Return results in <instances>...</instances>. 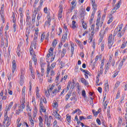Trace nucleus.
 Here are the masks:
<instances>
[{
    "label": "nucleus",
    "instance_id": "nucleus-5",
    "mask_svg": "<svg viewBox=\"0 0 127 127\" xmlns=\"http://www.w3.org/2000/svg\"><path fill=\"white\" fill-rule=\"evenodd\" d=\"M121 4H122V0L118 1L117 4H116V6L112 9L111 11L112 13H115L117 9H119V8L121 6Z\"/></svg>",
    "mask_w": 127,
    "mask_h": 127
},
{
    "label": "nucleus",
    "instance_id": "nucleus-14",
    "mask_svg": "<svg viewBox=\"0 0 127 127\" xmlns=\"http://www.w3.org/2000/svg\"><path fill=\"white\" fill-rule=\"evenodd\" d=\"M70 46H71V50H70L71 56H70V57H73V54H74V50L75 49L74 44L71 43L70 44Z\"/></svg>",
    "mask_w": 127,
    "mask_h": 127
},
{
    "label": "nucleus",
    "instance_id": "nucleus-8",
    "mask_svg": "<svg viewBox=\"0 0 127 127\" xmlns=\"http://www.w3.org/2000/svg\"><path fill=\"white\" fill-rule=\"evenodd\" d=\"M55 65H56V63H53L51 65L50 64H48V67L47 69V74H49V72H50V70L51 69H54V67H55Z\"/></svg>",
    "mask_w": 127,
    "mask_h": 127
},
{
    "label": "nucleus",
    "instance_id": "nucleus-55",
    "mask_svg": "<svg viewBox=\"0 0 127 127\" xmlns=\"http://www.w3.org/2000/svg\"><path fill=\"white\" fill-rule=\"evenodd\" d=\"M96 122L99 126H100V125H101L102 124V123H101V120H100V119H99L98 118L96 119Z\"/></svg>",
    "mask_w": 127,
    "mask_h": 127
},
{
    "label": "nucleus",
    "instance_id": "nucleus-20",
    "mask_svg": "<svg viewBox=\"0 0 127 127\" xmlns=\"http://www.w3.org/2000/svg\"><path fill=\"white\" fill-rule=\"evenodd\" d=\"M29 120L30 121V124L31 125V127H34V123L33 122V120L32 119V117L31 116L29 118Z\"/></svg>",
    "mask_w": 127,
    "mask_h": 127
},
{
    "label": "nucleus",
    "instance_id": "nucleus-54",
    "mask_svg": "<svg viewBox=\"0 0 127 127\" xmlns=\"http://www.w3.org/2000/svg\"><path fill=\"white\" fill-rule=\"evenodd\" d=\"M76 113L78 115V116H80V115H81V114H82V111H81V110H80V109H77V112H76Z\"/></svg>",
    "mask_w": 127,
    "mask_h": 127
},
{
    "label": "nucleus",
    "instance_id": "nucleus-35",
    "mask_svg": "<svg viewBox=\"0 0 127 127\" xmlns=\"http://www.w3.org/2000/svg\"><path fill=\"white\" fill-rule=\"evenodd\" d=\"M24 70L22 69L21 70L20 78H24Z\"/></svg>",
    "mask_w": 127,
    "mask_h": 127
},
{
    "label": "nucleus",
    "instance_id": "nucleus-32",
    "mask_svg": "<svg viewBox=\"0 0 127 127\" xmlns=\"http://www.w3.org/2000/svg\"><path fill=\"white\" fill-rule=\"evenodd\" d=\"M40 112L41 113V112H43V113H45L46 112V109H45V107H41L40 108Z\"/></svg>",
    "mask_w": 127,
    "mask_h": 127
},
{
    "label": "nucleus",
    "instance_id": "nucleus-39",
    "mask_svg": "<svg viewBox=\"0 0 127 127\" xmlns=\"http://www.w3.org/2000/svg\"><path fill=\"white\" fill-rule=\"evenodd\" d=\"M14 76V74L13 73H10L9 75H8V80L10 81L11 79V78Z\"/></svg>",
    "mask_w": 127,
    "mask_h": 127
},
{
    "label": "nucleus",
    "instance_id": "nucleus-50",
    "mask_svg": "<svg viewBox=\"0 0 127 127\" xmlns=\"http://www.w3.org/2000/svg\"><path fill=\"white\" fill-rule=\"evenodd\" d=\"M20 85L21 86H22V85H23V79L24 78H21L20 77Z\"/></svg>",
    "mask_w": 127,
    "mask_h": 127
},
{
    "label": "nucleus",
    "instance_id": "nucleus-18",
    "mask_svg": "<svg viewBox=\"0 0 127 127\" xmlns=\"http://www.w3.org/2000/svg\"><path fill=\"white\" fill-rule=\"evenodd\" d=\"M81 82L82 83V84H84L85 86H88L89 85V82L86 79H85L84 78H82L80 79Z\"/></svg>",
    "mask_w": 127,
    "mask_h": 127
},
{
    "label": "nucleus",
    "instance_id": "nucleus-3",
    "mask_svg": "<svg viewBox=\"0 0 127 127\" xmlns=\"http://www.w3.org/2000/svg\"><path fill=\"white\" fill-rule=\"evenodd\" d=\"M123 24H121L120 25H119V27L115 29L114 33L113 34V37H115L117 34V37L118 38H121V37L124 35V33L122 32V29H123Z\"/></svg>",
    "mask_w": 127,
    "mask_h": 127
},
{
    "label": "nucleus",
    "instance_id": "nucleus-43",
    "mask_svg": "<svg viewBox=\"0 0 127 127\" xmlns=\"http://www.w3.org/2000/svg\"><path fill=\"white\" fill-rule=\"evenodd\" d=\"M50 22H51V19L49 18H48V21L45 22V24H49V25H50Z\"/></svg>",
    "mask_w": 127,
    "mask_h": 127
},
{
    "label": "nucleus",
    "instance_id": "nucleus-51",
    "mask_svg": "<svg viewBox=\"0 0 127 127\" xmlns=\"http://www.w3.org/2000/svg\"><path fill=\"white\" fill-rule=\"evenodd\" d=\"M30 33V30H28L26 31V36L29 37V34Z\"/></svg>",
    "mask_w": 127,
    "mask_h": 127
},
{
    "label": "nucleus",
    "instance_id": "nucleus-61",
    "mask_svg": "<svg viewBox=\"0 0 127 127\" xmlns=\"http://www.w3.org/2000/svg\"><path fill=\"white\" fill-rule=\"evenodd\" d=\"M54 75H55V72L53 69H52L51 71V76H54Z\"/></svg>",
    "mask_w": 127,
    "mask_h": 127
},
{
    "label": "nucleus",
    "instance_id": "nucleus-10",
    "mask_svg": "<svg viewBox=\"0 0 127 127\" xmlns=\"http://www.w3.org/2000/svg\"><path fill=\"white\" fill-rule=\"evenodd\" d=\"M62 12H63V7H62V6L61 5V4H60V9L58 13L59 19H61V18H62V16H63Z\"/></svg>",
    "mask_w": 127,
    "mask_h": 127
},
{
    "label": "nucleus",
    "instance_id": "nucleus-9",
    "mask_svg": "<svg viewBox=\"0 0 127 127\" xmlns=\"http://www.w3.org/2000/svg\"><path fill=\"white\" fill-rule=\"evenodd\" d=\"M60 90H61V86L59 85L58 86V90L57 88L55 89L54 90L52 91V96H55V95H56L57 93H59L60 92Z\"/></svg>",
    "mask_w": 127,
    "mask_h": 127
},
{
    "label": "nucleus",
    "instance_id": "nucleus-33",
    "mask_svg": "<svg viewBox=\"0 0 127 127\" xmlns=\"http://www.w3.org/2000/svg\"><path fill=\"white\" fill-rule=\"evenodd\" d=\"M70 97H71V93H68L65 96V101H68L70 99Z\"/></svg>",
    "mask_w": 127,
    "mask_h": 127
},
{
    "label": "nucleus",
    "instance_id": "nucleus-7",
    "mask_svg": "<svg viewBox=\"0 0 127 127\" xmlns=\"http://www.w3.org/2000/svg\"><path fill=\"white\" fill-rule=\"evenodd\" d=\"M37 42V36L34 37L33 41L31 42V46H32V48H34V49H36V43Z\"/></svg>",
    "mask_w": 127,
    "mask_h": 127
},
{
    "label": "nucleus",
    "instance_id": "nucleus-56",
    "mask_svg": "<svg viewBox=\"0 0 127 127\" xmlns=\"http://www.w3.org/2000/svg\"><path fill=\"white\" fill-rule=\"evenodd\" d=\"M48 82H49V83H52V77L50 76L48 77Z\"/></svg>",
    "mask_w": 127,
    "mask_h": 127
},
{
    "label": "nucleus",
    "instance_id": "nucleus-2",
    "mask_svg": "<svg viewBox=\"0 0 127 127\" xmlns=\"http://www.w3.org/2000/svg\"><path fill=\"white\" fill-rule=\"evenodd\" d=\"M22 96L23 98L22 104L19 107V111H18L16 112V114L18 115L19 114L20 112H23V109L25 108V105H24V104H25V86H24L22 89Z\"/></svg>",
    "mask_w": 127,
    "mask_h": 127
},
{
    "label": "nucleus",
    "instance_id": "nucleus-11",
    "mask_svg": "<svg viewBox=\"0 0 127 127\" xmlns=\"http://www.w3.org/2000/svg\"><path fill=\"white\" fill-rule=\"evenodd\" d=\"M45 124H47L48 127H50V125H51V120L47 116H45Z\"/></svg>",
    "mask_w": 127,
    "mask_h": 127
},
{
    "label": "nucleus",
    "instance_id": "nucleus-23",
    "mask_svg": "<svg viewBox=\"0 0 127 127\" xmlns=\"http://www.w3.org/2000/svg\"><path fill=\"white\" fill-rule=\"evenodd\" d=\"M77 27H78V26H77V24H76V21H72L71 28H72V29H75V28H77Z\"/></svg>",
    "mask_w": 127,
    "mask_h": 127
},
{
    "label": "nucleus",
    "instance_id": "nucleus-44",
    "mask_svg": "<svg viewBox=\"0 0 127 127\" xmlns=\"http://www.w3.org/2000/svg\"><path fill=\"white\" fill-rule=\"evenodd\" d=\"M44 38H45V35L42 34L41 35V42H43V40H44Z\"/></svg>",
    "mask_w": 127,
    "mask_h": 127
},
{
    "label": "nucleus",
    "instance_id": "nucleus-29",
    "mask_svg": "<svg viewBox=\"0 0 127 127\" xmlns=\"http://www.w3.org/2000/svg\"><path fill=\"white\" fill-rule=\"evenodd\" d=\"M102 31V34H103V35H105V33H107V32L109 31V28L108 27H106L104 31Z\"/></svg>",
    "mask_w": 127,
    "mask_h": 127
},
{
    "label": "nucleus",
    "instance_id": "nucleus-34",
    "mask_svg": "<svg viewBox=\"0 0 127 127\" xmlns=\"http://www.w3.org/2000/svg\"><path fill=\"white\" fill-rule=\"evenodd\" d=\"M12 21L13 23H15V21H16V19H15V14H14V13L13 12L12 15Z\"/></svg>",
    "mask_w": 127,
    "mask_h": 127
},
{
    "label": "nucleus",
    "instance_id": "nucleus-36",
    "mask_svg": "<svg viewBox=\"0 0 127 127\" xmlns=\"http://www.w3.org/2000/svg\"><path fill=\"white\" fill-rule=\"evenodd\" d=\"M123 65H124V63L122 61L120 62L118 66L119 70H121V69H122V67H123Z\"/></svg>",
    "mask_w": 127,
    "mask_h": 127
},
{
    "label": "nucleus",
    "instance_id": "nucleus-31",
    "mask_svg": "<svg viewBox=\"0 0 127 127\" xmlns=\"http://www.w3.org/2000/svg\"><path fill=\"white\" fill-rule=\"evenodd\" d=\"M29 50H30V54L31 55H34V53L33 52V48H32V46H30Z\"/></svg>",
    "mask_w": 127,
    "mask_h": 127
},
{
    "label": "nucleus",
    "instance_id": "nucleus-45",
    "mask_svg": "<svg viewBox=\"0 0 127 127\" xmlns=\"http://www.w3.org/2000/svg\"><path fill=\"white\" fill-rule=\"evenodd\" d=\"M13 31L15 32L16 31V23H13Z\"/></svg>",
    "mask_w": 127,
    "mask_h": 127
},
{
    "label": "nucleus",
    "instance_id": "nucleus-12",
    "mask_svg": "<svg viewBox=\"0 0 127 127\" xmlns=\"http://www.w3.org/2000/svg\"><path fill=\"white\" fill-rule=\"evenodd\" d=\"M15 69H16V63L15 61H13L12 62V73L14 74V71H15Z\"/></svg>",
    "mask_w": 127,
    "mask_h": 127
},
{
    "label": "nucleus",
    "instance_id": "nucleus-58",
    "mask_svg": "<svg viewBox=\"0 0 127 127\" xmlns=\"http://www.w3.org/2000/svg\"><path fill=\"white\" fill-rule=\"evenodd\" d=\"M37 115V113H35V112H34L33 114V119L34 120V119H35V118H36V116Z\"/></svg>",
    "mask_w": 127,
    "mask_h": 127
},
{
    "label": "nucleus",
    "instance_id": "nucleus-64",
    "mask_svg": "<svg viewBox=\"0 0 127 127\" xmlns=\"http://www.w3.org/2000/svg\"><path fill=\"white\" fill-rule=\"evenodd\" d=\"M98 91L101 93H102V87H99L98 88Z\"/></svg>",
    "mask_w": 127,
    "mask_h": 127
},
{
    "label": "nucleus",
    "instance_id": "nucleus-17",
    "mask_svg": "<svg viewBox=\"0 0 127 127\" xmlns=\"http://www.w3.org/2000/svg\"><path fill=\"white\" fill-rule=\"evenodd\" d=\"M72 7H71V9L73 10V9H75V6L77 5V3L76 2V0H73L71 2Z\"/></svg>",
    "mask_w": 127,
    "mask_h": 127
},
{
    "label": "nucleus",
    "instance_id": "nucleus-24",
    "mask_svg": "<svg viewBox=\"0 0 127 127\" xmlns=\"http://www.w3.org/2000/svg\"><path fill=\"white\" fill-rule=\"evenodd\" d=\"M104 36H105V35H104V34H102V31H101L100 32V39L99 40V43H101V42H102L103 41V40L104 39Z\"/></svg>",
    "mask_w": 127,
    "mask_h": 127
},
{
    "label": "nucleus",
    "instance_id": "nucleus-49",
    "mask_svg": "<svg viewBox=\"0 0 127 127\" xmlns=\"http://www.w3.org/2000/svg\"><path fill=\"white\" fill-rule=\"evenodd\" d=\"M126 45L127 46V42H126V43H124L122 44V45L121 46V48H122V49H124V48H125V47H126Z\"/></svg>",
    "mask_w": 127,
    "mask_h": 127
},
{
    "label": "nucleus",
    "instance_id": "nucleus-1",
    "mask_svg": "<svg viewBox=\"0 0 127 127\" xmlns=\"http://www.w3.org/2000/svg\"><path fill=\"white\" fill-rule=\"evenodd\" d=\"M12 105H13V102H11L8 106H6L5 108V111H6V113L4 115V121L3 122V124H5V122H7L6 123V127H9L10 126V124L11 123V119L7 116V111H9L10 109H11V107H12Z\"/></svg>",
    "mask_w": 127,
    "mask_h": 127
},
{
    "label": "nucleus",
    "instance_id": "nucleus-42",
    "mask_svg": "<svg viewBox=\"0 0 127 127\" xmlns=\"http://www.w3.org/2000/svg\"><path fill=\"white\" fill-rule=\"evenodd\" d=\"M76 17H77V12L75 11L73 15L71 17V19L74 20L75 18H76Z\"/></svg>",
    "mask_w": 127,
    "mask_h": 127
},
{
    "label": "nucleus",
    "instance_id": "nucleus-26",
    "mask_svg": "<svg viewBox=\"0 0 127 127\" xmlns=\"http://www.w3.org/2000/svg\"><path fill=\"white\" fill-rule=\"evenodd\" d=\"M66 51H67V50L66 49H63V51L62 52V54H61L62 57H64L65 56Z\"/></svg>",
    "mask_w": 127,
    "mask_h": 127
},
{
    "label": "nucleus",
    "instance_id": "nucleus-38",
    "mask_svg": "<svg viewBox=\"0 0 127 127\" xmlns=\"http://www.w3.org/2000/svg\"><path fill=\"white\" fill-rule=\"evenodd\" d=\"M92 112L95 117H97V116H98V114H100V111L99 110L97 112H95V110H93Z\"/></svg>",
    "mask_w": 127,
    "mask_h": 127
},
{
    "label": "nucleus",
    "instance_id": "nucleus-52",
    "mask_svg": "<svg viewBox=\"0 0 127 127\" xmlns=\"http://www.w3.org/2000/svg\"><path fill=\"white\" fill-rule=\"evenodd\" d=\"M1 17L2 21V23H4L5 19H4V16L3 14H1Z\"/></svg>",
    "mask_w": 127,
    "mask_h": 127
},
{
    "label": "nucleus",
    "instance_id": "nucleus-6",
    "mask_svg": "<svg viewBox=\"0 0 127 127\" xmlns=\"http://www.w3.org/2000/svg\"><path fill=\"white\" fill-rule=\"evenodd\" d=\"M45 0H40V4L37 7V8H35V10L34 11V13H38V11H40V9H41V6H42L43 4V1H44Z\"/></svg>",
    "mask_w": 127,
    "mask_h": 127
},
{
    "label": "nucleus",
    "instance_id": "nucleus-27",
    "mask_svg": "<svg viewBox=\"0 0 127 127\" xmlns=\"http://www.w3.org/2000/svg\"><path fill=\"white\" fill-rule=\"evenodd\" d=\"M54 85H52L51 87L50 88V89L48 90V93L50 94V93H51L53 91V89H54Z\"/></svg>",
    "mask_w": 127,
    "mask_h": 127
},
{
    "label": "nucleus",
    "instance_id": "nucleus-40",
    "mask_svg": "<svg viewBox=\"0 0 127 127\" xmlns=\"http://www.w3.org/2000/svg\"><path fill=\"white\" fill-rule=\"evenodd\" d=\"M36 96L37 98H39V96H40L39 89L38 88V87H37V88H36Z\"/></svg>",
    "mask_w": 127,
    "mask_h": 127
},
{
    "label": "nucleus",
    "instance_id": "nucleus-59",
    "mask_svg": "<svg viewBox=\"0 0 127 127\" xmlns=\"http://www.w3.org/2000/svg\"><path fill=\"white\" fill-rule=\"evenodd\" d=\"M119 74V72H115L113 75V78H116V77H117V76H118V75Z\"/></svg>",
    "mask_w": 127,
    "mask_h": 127
},
{
    "label": "nucleus",
    "instance_id": "nucleus-4",
    "mask_svg": "<svg viewBox=\"0 0 127 127\" xmlns=\"http://www.w3.org/2000/svg\"><path fill=\"white\" fill-rule=\"evenodd\" d=\"M114 37L113 38V35L110 34L108 37V47L109 49L112 48L113 45L114 44Z\"/></svg>",
    "mask_w": 127,
    "mask_h": 127
},
{
    "label": "nucleus",
    "instance_id": "nucleus-53",
    "mask_svg": "<svg viewBox=\"0 0 127 127\" xmlns=\"http://www.w3.org/2000/svg\"><path fill=\"white\" fill-rule=\"evenodd\" d=\"M82 27L84 28V29H87V24L85 23H82Z\"/></svg>",
    "mask_w": 127,
    "mask_h": 127
},
{
    "label": "nucleus",
    "instance_id": "nucleus-46",
    "mask_svg": "<svg viewBox=\"0 0 127 127\" xmlns=\"http://www.w3.org/2000/svg\"><path fill=\"white\" fill-rule=\"evenodd\" d=\"M96 13V11L95 10H93L92 14H91V16L90 17L94 18V17H95V14Z\"/></svg>",
    "mask_w": 127,
    "mask_h": 127
},
{
    "label": "nucleus",
    "instance_id": "nucleus-37",
    "mask_svg": "<svg viewBox=\"0 0 127 127\" xmlns=\"http://www.w3.org/2000/svg\"><path fill=\"white\" fill-rule=\"evenodd\" d=\"M56 45H57V41H56V40H55L52 43V46L53 47H54V48H55V47H56Z\"/></svg>",
    "mask_w": 127,
    "mask_h": 127
},
{
    "label": "nucleus",
    "instance_id": "nucleus-62",
    "mask_svg": "<svg viewBox=\"0 0 127 127\" xmlns=\"http://www.w3.org/2000/svg\"><path fill=\"white\" fill-rule=\"evenodd\" d=\"M84 13H85V10H82L81 12H80V15H81V16H84Z\"/></svg>",
    "mask_w": 127,
    "mask_h": 127
},
{
    "label": "nucleus",
    "instance_id": "nucleus-19",
    "mask_svg": "<svg viewBox=\"0 0 127 127\" xmlns=\"http://www.w3.org/2000/svg\"><path fill=\"white\" fill-rule=\"evenodd\" d=\"M109 18L110 19L108 20L107 22L108 24H110V23H111V22H112L114 20V16H113V14H110L109 15Z\"/></svg>",
    "mask_w": 127,
    "mask_h": 127
},
{
    "label": "nucleus",
    "instance_id": "nucleus-28",
    "mask_svg": "<svg viewBox=\"0 0 127 127\" xmlns=\"http://www.w3.org/2000/svg\"><path fill=\"white\" fill-rule=\"evenodd\" d=\"M122 123H123V119H122L121 118H119L118 121V127H122Z\"/></svg>",
    "mask_w": 127,
    "mask_h": 127
},
{
    "label": "nucleus",
    "instance_id": "nucleus-41",
    "mask_svg": "<svg viewBox=\"0 0 127 127\" xmlns=\"http://www.w3.org/2000/svg\"><path fill=\"white\" fill-rule=\"evenodd\" d=\"M121 96V92L118 91L117 92V94H116V100H118L120 98Z\"/></svg>",
    "mask_w": 127,
    "mask_h": 127
},
{
    "label": "nucleus",
    "instance_id": "nucleus-15",
    "mask_svg": "<svg viewBox=\"0 0 127 127\" xmlns=\"http://www.w3.org/2000/svg\"><path fill=\"white\" fill-rule=\"evenodd\" d=\"M109 82H108V81H107L105 83V92L108 93V92H109Z\"/></svg>",
    "mask_w": 127,
    "mask_h": 127
},
{
    "label": "nucleus",
    "instance_id": "nucleus-30",
    "mask_svg": "<svg viewBox=\"0 0 127 127\" xmlns=\"http://www.w3.org/2000/svg\"><path fill=\"white\" fill-rule=\"evenodd\" d=\"M66 120L69 124L71 123V116L69 115V114L66 115Z\"/></svg>",
    "mask_w": 127,
    "mask_h": 127
},
{
    "label": "nucleus",
    "instance_id": "nucleus-57",
    "mask_svg": "<svg viewBox=\"0 0 127 127\" xmlns=\"http://www.w3.org/2000/svg\"><path fill=\"white\" fill-rule=\"evenodd\" d=\"M124 100H125V95H122L121 101L120 102V104H122L123 103V101H124Z\"/></svg>",
    "mask_w": 127,
    "mask_h": 127
},
{
    "label": "nucleus",
    "instance_id": "nucleus-25",
    "mask_svg": "<svg viewBox=\"0 0 127 127\" xmlns=\"http://www.w3.org/2000/svg\"><path fill=\"white\" fill-rule=\"evenodd\" d=\"M55 118H56V119H57L58 120H60V119H61V116H60V115L59 114H58V112L56 111V114L55 115Z\"/></svg>",
    "mask_w": 127,
    "mask_h": 127
},
{
    "label": "nucleus",
    "instance_id": "nucleus-21",
    "mask_svg": "<svg viewBox=\"0 0 127 127\" xmlns=\"http://www.w3.org/2000/svg\"><path fill=\"white\" fill-rule=\"evenodd\" d=\"M66 39H67V32L64 33V34L63 35L62 38V40L63 42H65V41H66Z\"/></svg>",
    "mask_w": 127,
    "mask_h": 127
},
{
    "label": "nucleus",
    "instance_id": "nucleus-16",
    "mask_svg": "<svg viewBox=\"0 0 127 127\" xmlns=\"http://www.w3.org/2000/svg\"><path fill=\"white\" fill-rule=\"evenodd\" d=\"M96 0H92V9H93V10H97V4L95 2Z\"/></svg>",
    "mask_w": 127,
    "mask_h": 127
},
{
    "label": "nucleus",
    "instance_id": "nucleus-48",
    "mask_svg": "<svg viewBox=\"0 0 127 127\" xmlns=\"http://www.w3.org/2000/svg\"><path fill=\"white\" fill-rule=\"evenodd\" d=\"M53 107L54 108H57V107H58V103L55 102V103H53Z\"/></svg>",
    "mask_w": 127,
    "mask_h": 127
},
{
    "label": "nucleus",
    "instance_id": "nucleus-60",
    "mask_svg": "<svg viewBox=\"0 0 127 127\" xmlns=\"http://www.w3.org/2000/svg\"><path fill=\"white\" fill-rule=\"evenodd\" d=\"M120 81H117L116 82V83L115 84V87L118 88V87H119V86H120Z\"/></svg>",
    "mask_w": 127,
    "mask_h": 127
},
{
    "label": "nucleus",
    "instance_id": "nucleus-22",
    "mask_svg": "<svg viewBox=\"0 0 127 127\" xmlns=\"http://www.w3.org/2000/svg\"><path fill=\"white\" fill-rule=\"evenodd\" d=\"M32 60L34 61V64L35 65H36V64L37 63V59L36 58V55L34 54V55H32Z\"/></svg>",
    "mask_w": 127,
    "mask_h": 127
},
{
    "label": "nucleus",
    "instance_id": "nucleus-47",
    "mask_svg": "<svg viewBox=\"0 0 127 127\" xmlns=\"http://www.w3.org/2000/svg\"><path fill=\"white\" fill-rule=\"evenodd\" d=\"M105 48V43H101V51H104V49Z\"/></svg>",
    "mask_w": 127,
    "mask_h": 127
},
{
    "label": "nucleus",
    "instance_id": "nucleus-13",
    "mask_svg": "<svg viewBox=\"0 0 127 127\" xmlns=\"http://www.w3.org/2000/svg\"><path fill=\"white\" fill-rule=\"evenodd\" d=\"M29 69L30 70L31 73L32 75L34 74V70H33V67H32V62L31 61H30L29 62Z\"/></svg>",
    "mask_w": 127,
    "mask_h": 127
},
{
    "label": "nucleus",
    "instance_id": "nucleus-63",
    "mask_svg": "<svg viewBox=\"0 0 127 127\" xmlns=\"http://www.w3.org/2000/svg\"><path fill=\"white\" fill-rule=\"evenodd\" d=\"M8 93L10 95H12V91L9 89V88H8Z\"/></svg>",
    "mask_w": 127,
    "mask_h": 127
}]
</instances>
